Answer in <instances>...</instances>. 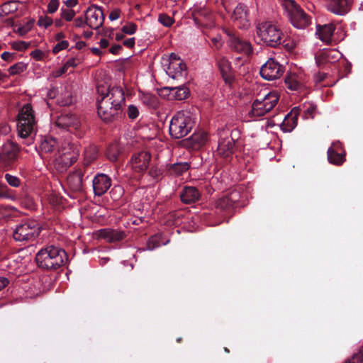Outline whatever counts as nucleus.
<instances>
[{
  "mask_svg": "<svg viewBox=\"0 0 363 363\" xmlns=\"http://www.w3.org/2000/svg\"><path fill=\"white\" fill-rule=\"evenodd\" d=\"M160 245L159 238L156 235L150 237L147 242V247L150 250L160 247Z\"/></svg>",
  "mask_w": 363,
  "mask_h": 363,
  "instance_id": "nucleus-50",
  "label": "nucleus"
},
{
  "mask_svg": "<svg viewBox=\"0 0 363 363\" xmlns=\"http://www.w3.org/2000/svg\"><path fill=\"white\" fill-rule=\"evenodd\" d=\"M58 104L62 106H68L74 103V99L69 92L65 93L57 99Z\"/></svg>",
  "mask_w": 363,
  "mask_h": 363,
  "instance_id": "nucleus-44",
  "label": "nucleus"
},
{
  "mask_svg": "<svg viewBox=\"0 0 363 363\" xmlns=\"http://www.w3.org/2000/svg\"><path fill=\"white\" fill-rule=\"evenodd\" d=\"M53 23V21L51 18L48 16L40 17L38 21V25L39 26H43L47 28L48 26H51Z\"/></svg>",
  "mask_w": 363,
  "mask_h": 363,
  "instance_id": "nucleus-55",
  "label": "nucleus"
},
{
  "mask_svg": "<svg viewBox=\"0 0 363 363\" xmlns=\"http://www.w3.org/2000/svg\"><path fill=\"white\" fill-rule=\"evenodd\" d=\"M77 160V157L74 156H70L69 154H64L59 159L57 160V164H62V167L65 169L69 166H71L73 163H74Z\"/></svg>",
  "mask_w": 363,
  "mask_h": 363,
  "instance_id": "nucleus-38",
  "label": "nucleus"
},
{
  "mask_svg": "<svg viewBox=\"0 0 363 363\" xmlns=\"http://www.w3.org/2000/svg\"><path fill=\"white\" fill-rule=\"evenodd\" d=\"M17 10V5L16 1H9L3 5V11L4 12L11 13Z\"/></svg>",
  "mask_w": 363,
  "mask_h": 363,
  "instance_id": "nucleus-54",
  "label": "nucleus"
},
{
  "mask_svg": "<svg viewBox=\"0 0 363 363\" xmlns=\"http://www.w3.org/2000/svg\"><path fill=\"white\" fill-rule=\"evenodd\" d=\"M57 141L53 138H46L40 143V148L43 152H53L57 147Z\"/></svg>",
  "mask_w": 363,
  "mask_h": 363,
  "instance_id": "nucleus-32",
  "label": "nucleus"
},
{
  "mask_svg": "<svg viewBox=\"0 0 363 363\" xmlns=\"http://www.w3.org/2000/svg\"><path fill=\"white\" fill-rule=\"evenodd\" d=\"M75 14V11L72 9H61V18L65 19L66 21H71L74 18Z\"/></svg>",
  "mask_w": 363,
  "mask_h": 363,
  "instance_id": "nucleus-47",
  "label": "nucleus"
},
{
  "mask_svg": "<svg viewBox=\"0 0 363 363\" xmlns=\"http://www.w3.org/2000/svg\"><path fill=\"white\" fill-rule=\"evenodd\" d=\"M127 115L131 120L135 119L139 116V110L134 105H130L127 110Z\"/></svg>",
  "mask_w": 363,
  "mask_h": 363,
  "instance_id": "nucleus-51",
  "label": "nucleus"
},
{
  "mask_svg": "<svg viewBox=\"0 0 363 363\" xmlns=\"http://www.w3.org/2000/svg\"><path fill=\"white\" fill-rule=\"evenodd\" d=\"M285 67L274 58H269L260 68L261 77L268 81L280 78Z\"/></svg>",
  "mask_w": 363,
  "mask_h": 363,
  "instance_id": "nucleus-11",
  "label": "nucleus"
},
{
  "mask_svg": "<svg viewBox=\"0 0 363 363\" xmlns=\"http://www.w3.org/2000/svg\"><path fill=\"white\" fill-rule=\"evenodd\" d=\"M236 193H230L218 199L215 203L216 211L220 213H229L234 207L236 202Z\"/></svg>",
  "mask_w": 363,
  "mask_h": 363,
  "instance_id": "nucleus-25",
  "label": "nucleus"
},
{
  "mask_svg": "<svg viewBox=\"0 0 363 363\" xmlns=\"http://www.w3.org/2000/svg\"><path fill=\"white\" fill-rule=\"evenodd\" d=\"M290 23L296 28L304 29L311 23V18L295 0H279Z\"/></svg>",
  "mask_w": 363,
  "mask_h": 363,
  "instance_id": "nucleus-5",
  "label": "nucleus"
},
{
  "mask_svg": "<svg viewBox=\"0 0 363 363\" xmlns=\"http://www.w3.org/2000/svg\"><path fill=\"white\" fill-rule=\"evenodd\" d=\"M223 31L228 37V43L232 50L247 56L252 53V47L250 43L240 38L235 30L230 28H224Z\"/></svg>",
  "mask_w": 363,
  "mask_h": 363,
  "instance_id": "nucleus-8",
  "label": "nucleus"
},
{
  "mask_svg": "<svg viewBox=\"0 0 363 363\" xmlns=\"http://www.w3.org/2000/svg\"><path fill=\"white\" fill-rule=\"evenodd\" d=\"M29 47V43L24 41L16 42L12 44V48L18 51H23Z\"/></svg>",
  "mask_w": 363,
  "mask_h": 363,
  "instance_id": "nucleus-56",
  "label": "nucleus"
},
{
  "mask_svg": "<svg viewBox=\"0 0 363 363\" xmlns=\"http://www.w3.org/2000/svg\"><path fill=\"white\" fill-rule=\"evenodd\" d=\"M164 91H168L169 98L182 101L186 99L189 94V91L187 87L184 86H179L175 87H165Z\"/></svg>",
  "mask_w": 363,
  "mask_h": 363,
  "instance_id": "nucleus-27",
  "label": "nucleus"
},
{
  "mask_svg": "<svg viewBox=\"0 0 363 363\" xmlns=\"http://www.w3.org/2000/svg\"><path fill=\"white\" fill-rule=\"evenodd\" d=\"M26 68L27 65L23 62H20L11 66L9 69V72L11 75L19 74L23 72L26 69Z\"/></svg>",
  "mask_w": 363,
  "mask_h": 363,
  "instance_id": "nucleus-40",
  "label": "nucleus"
},
{
  "mask_svg": "<svg viewBox=\"0 0 363 363\" xmlns=\"http://www.w3.org/2000/svg\"><path fill=\"white\" fill-rule=\"evenodd\" d=\"M30 56L35 60H41L44 57V53L40 50H35L31 52Z\"/></svg>",
  "mask_w": 363,
  "mask_h": 363,
  "instance_id": "nucleus-62",
  "label": "nucleus"
},
{
  "mask_svg": "<svg viewBox=\"0 0 363 363\" xmlns=\"http://www.w3.org/2000/svg\"><path fill=\"white\" fill-rule=\"evenodd\" d=\"M137 30V26L134 23H129L121 28V31L128 35H133Z\"/></svg>",
  "mask_w": 363,
  "mask_h": 363,
  "instance_id": "nucleus-49",
  "label": "nucleus"
},
{
  "mask_svg": "<svg viewBox=\"0 0 363 363\" xmlns=\"http://www.w3.org/2000/svg\"><path fill=\"white\" fill-rule=\"evenodd\" d=\"M120 149L117 144L110 145L106 150V157L111 162H116L120 155Z\"/></svg>",
  "mask_w": 363,
  "mask_h": 363,
  "instance_id": "nucleus-35",
  "label": "nucleus"
},
{
  "mask_svg": "<svg viewBox=\"0 0 363 363\" xmlns=\"http://www.w3.org/2000/svg\"><path fill=\"white\" fill-rule=\"evenodd\" d=\"M233 134V133H231L230 138H222L218 143L217 153L225 159H228L233 154L235 139Z\"/></svg>",
  "mask_w": 363,
  "mask_h": 363,
  "instance_id": "nucleus-20",
  "label": "nucleus"
},
{
  "mask_svg": "<svg viewBox=\"0 0 363 363\" xmlns=\"http://www.w3.org/2000/svg\"><path fill=\"white\" fill-rule=\"evenodd\" d=\"M317 106L313 104H305L303 111L304 118L306 119L313 118Z\"/></svg>",
  "mask_w": 363,
  "mask_h": 363,
  "instance_id": "nucleus-43",
  "label": "nucleus"
},
{
  "mask_svg": "<svg viewBox=\"0 0 363 363\" xmlns=\"http://www.w3.org/2000/svg\"><path fill=\"white\" fill-rule=\"evenodd\" d=\"M345 363H363V345L359 348L357 352L347 359Z\"/></svg>",
  "mask_w": 363,
  "mask_h": 363,
  "instance_id": "nucleus-42",
  "label": "nucleus"
},
{
  "mask_svg": "<svg viewBox=\"0 0 363 363\" xmlns=\"http://www.w3.org/2000/svg\"><path fill=\"white\" fill-rule=\"evenodd\" d=\"M172 68L175 70L174 74L172 75V77L174 79L182 75V72L186 69V66L182 61L178 62H170L169 69L170 70Z\"/></svg>",
  "mask_w": 363,
  "mask_h": 363,
  "instance_id": "nucleus-36",
  "label": "nucleus"
},
{
  "mask_svg": "<svg viewBox=\"0 0 363 363\" xmlns=\"http://www.w3.org/2000/svg\"><path fill=\"white\" fill-rule=\"evenodd\" d=\"M35 20L33 18H31L29 21H28L27 23L23 26H19L16 32L18 33L21 36H23L32 29Z\"/></svg>",
  "mask_w": 363,
  "mask_h": 363,
  "instance_id": "nucleus-41",
  "label": "nucleus"
},
{
  "mask_svg": "<svg viewBox=\"0 0 363 363\" xmlns=\"http://www.w3.org/2000/svg\"><path fill=\"white\" fill-rule=\"evenodd\" d=\"M68 260L65 250L54 245H49L40 250L35 255L37 265L48 271L56 270L64 266Z\"/></svg>",
  "mask_w": 363,
  "mask_h": 363,
  "instance_id": "nucleus-2",
  "label": "nucleus"
},
{
  "mask_svg": "<svg viewBox=\"0 0 363 363\" xmlns=\"http://www.w3.org/2000/svg\"><path fill=\"white\" fill-rule=\"evenodd\" d=\"M98 148L95 145H90L84 150V161L82 167H90V164L97 158Z\"/></svg>",
  "mask_w": 363,
  "mask_h": 363,
  "instance_id": "nucleus-30",
  "label": "nucleus"
},
{
  "mask_svg": "<svg viewBox=\"0 0 363 363\" xmlns=\"http://www.w3.org/2000/svg\"><path fill=\"white\" fill-rule=\"evenodd\" d=\"M60 2L58 0H50L48 5V13H55L59 7Z\"/></svg>",
  "mask_w": 363,
  "mask_h": 363,
  "instance_id": "nucleus-57",
  "label": "nucleus"
},
{
  "mask_svg": "<svg viewBox=\"0 0 363 363\" xmlns=\"http://www.w3.org/2000/svg\"><path fill=\"white\" fill-rule=\"evenodd\" d=\"M99 238L104 239L108 242H119L123 240L126 235L123 230L104 228L96 233Z\"/></svg>",
  "mask_w": 363,
  "mask_h": 363,
  "instance_id": "nucleus-24",
  "label": "nucleus"
},
{
  "mask_svg": "<svg viewBox=\"0 0 363 363\" xmlns=\"http://www.w3.org/2000/svg\"><path fill=\"white\" fill-rule=\"evenodd\" d=\"M92 172L93 168L87 167H82L70 172L67 178L68 186L72 191H82L83 177L85 176V179H86Z\"/></svg>",
  "mask_w": 363,
  "mask_h": 363,
  "instance_id": "nucleus-10",
  "label": "nucleus"
},
{
  "mask_svg": "<svg viewBox=\"0 0 363 363\" xmlns=\"http://www.w3.org/2000/svg\"><path fill=\"white\" fill-rule=\"evenodd\" d=\"M194 125V121L189 112L178 111L170 121L169 133L172 138L180 139L187 135Z\"/></svg>",
  "mask_w": 363,
  "mask_h": 363,
  "instance_id": "nucleus-4",
  "label": "nucleus"
},
{
  "mask_svg": "<svg viewBox=\"0 0 363 363\" xmlns=\"http://www.w3.org/2000/svg\"><path fill=\"white\" fill-rule=\"evenodd\" d=\"M335 31V26L333 24H325L323 26H318L317 29V34L319 38L326 43L331 42V38Z\"/></svg>",
  "mask_w": 363,
  "mask_h": 363,
  "instance_id": "nucleus-28",
  "label": "nucleus"
},
{
  "mask_svg": "<svg viewBox=\"0 0 363 363\" xmlns=\"http://www.w3.org/2000/svg\"><path fill=\"white\" fill-rule=\"evenodd\" d=\"M111 184V179L107 174H97L92 180L94 195L97 196H103L110 189Z\"/></svg>",
  "mask_w": 363,
  "mask_h": 363,
  "instance_id": "nucleus-16",
  "label": "nucleus"
},
{
  "mask_svg": "<svg viewBox=\"0 0 363 363\" xmlns=\"http://www.w3.org/2000/svg\"><path fill=\"white\" fill-rule=\"evenodd\" d=\"M121 11L119 9H115L111 11L109 14V19L111 21H115L119 18L121 16Z\"/></svg>",
  "mask_w": 363,
  "mask_h": 363,
  "instance_id": "nucleus-63",
  "label": "nucleus"
},
{
  "mask_svg": "<svg viewBox=\"0 0 363 363\" xmlns=\"http://www.w3.org/2000/svg\"><path fill=\"white\" fill-rule=\"evenodd\" d=\"M143 102L150 108L156 109L159 106L158 98L152 94H144L142 98Z\"/></svg>",
  "mask_w": 363,
  "mask_h": 363,
  "instance_id": "nucleus-37",
  "label": "nucleus"
},
{
  "mask_svg": "<svg viewBox=\"0 0 363 363\" xmlns=\"http://www.w3.org/2000/svg\"><path fill=\"white\" fill-rule=\"evenodd\" d=\"M11 197L10 190L6 185L0 184V199H8Z\"/></svg>",
  "mask_w": 363,
  "mask_h": 363,
  "instance_id": "nucleus-58",
  "label": "nucleus"
},
{
  "mask_svg": "<svg viewBox=\"0 0 363 363\" xmlns=\"http://www.w3.org/2000/svg\"><path fill=\"white\" fill-rule=\"evenodd\" d=\"M284 82L287 88L291 90L298 91L301 89L302 85L298 81L297 75L294 74H289L286 75Z\"/></svg>",
  "mask_w": 363,
  "mask_h": 363,
  "instance_id": "nucleus-33",
  "label": "nucleus"
},
{
  "mask_svg": "<svg viewBox=\"0 0 363 363\" xmlns=\"http://www.w3.org/2000/svg\"><path fill=\"white\" fill-rule=\"evenodd\" d=\"M37 125L35 111L30 104H26L20 108L17 115V130L18 136L27 139L26 144L29 145L33 143L32 134Z\"/></svg>",
  "mask_w": 363,
  "mask_h": 363,
  "instance_id": "nucleus-3",
  "label": "nucleus"
},
{
  "mask_svg": "<svg viewBox=\"0 0 363 363\" xmlns=\"http://www.w3.org/2000/svg\"><path fill=\"white\" fill-rule=\"evenodd\" d=\"M69 46V43L67 40H61L52 49V52L54 54L58 53L60 51L67 49Z\"/></svg>",
  "mask_w": 363,
  "mask_h": 363,
  "instance_id": "nucleus-53",
  "label": "nucleus"
},
{
  "mask_svg": "<svg viewBox=\"0 0 363 363\" xmlns=\"http://www.w3.org/2000/svg\"><path fill=\"white\" fill-rule=\"evenodd\" d=\"M148 175L154 180H159L162 176L163 171L157 165L152 164L150 163L147 169Z\"/></svg>",
  "mask_w": 363,
  "mask_h": 363,
  "instance_id": "nucleus-39",
  "label": "nucleus"
},
{
  "mask_svg": "<svg viewBox=\"0 0 363 363\" xmlns=\"http://www.w3.org/2000/svg\"><path fill=\"white\" fill-rule=\"evenodd\" d=\"M263 103L266 104L267 109L271 111L279 101V95L277 92H269L262 99Z\"/></svg>",
  "mask_w": 363,
  "mask_h": 363,
  "instance_id": "nucleus-34",
  "label": "nucleus"
},
{
  "mask_svg": "<svg viewBox=\"0 0 363 363\" xmlns=\"http://www.w3.org/2000/svg\"><path fill=\"white\" fill-rule=\"evenodd\" d=\"M40 228L37 220H27L16 225L13 232V238L18 242L33 241L39 235Z\"/></svg>",
  "mask_w": 363,
  "mask_h": 363,
  "instance_id": "nucleus-7",
  "label": "nucleus"
},
{
  "mask_svg": "<svg viewBox=\"0 0 363 363\" xmlns=\"http://www.w3.org/2000/svg\"><path fill=\"white\" fill-rule=\"evenodd\" d=\"M257 34L267 46L276 48L284 43V34L279 26L271 21L259 23Z\"/></svg>",
  "mask_w": 363,
  "mask_h": 363,
  "instance_id": "nucleus-6",
  "label": "nucleus"
},
{
  "mask_svg": "<svg viewBox=\"0 0 363 363\" xmlns=\"http://www.w3.org/2000/svg\"><path fill=\"white\" fill-rule=\"evenodd\" d=\"M233 23L241 29H247L250 26L248 9L243 4H238L231 15Z\"/></svg>",
  "mask_w": 363,
  "mask_h": 363,
  "instance_id": "nucleus-14",
  "label": "nucleus"
},
{
  "mask_svg": "<svg viewBox=\"0 0 363 363\" xmlns=\"http://www.w3.org/2000/svg\"><path fill=\"white\" fill-rule=\"evenodd\" d=\"M15 55V53H11V52H4L1 55V57L5 60V61H7V62H11L13 59V56Z\"/></svg>",
  "mask_w": 363,
  "mask_h": 363,
  "instance_id": "nucleus-64",
  "label": "nucleus"
},
{
  "mask_svg": "<svg viewBox=\"0 0 363 363\" xmlns=\"http://www.w3.org/2000/svg\"><path fill=\"white\" fill-rule=\"evenodd\" d=\"M179 196L184 203L191 204L200 200L201 193L195 186H185L180 192Z\"/></svg>",
  "mask_w": 363,
  "mask_h": 363,
  "instance_id": "nucleus-21",
  "label": "nucleus"
},
{
  "mask_svg": "<svg viewBox=\"0 0 363 363\" xmlns=\"http://www.w3.org/2000/svg\"><path fill=\"white\" fill-rule=\"evenodd\" d=\"M123 189L121 186H115L111 191L112 197L114 199H118L123 194Z\"/></svg>",
  "mask_w": 363,
  "mask_h": 363,
  "instance_id": "nucleus-59",
  "label": "nucleus"
},
{
  "mask_svg": "<svg viewBox=\"0 0 363 363\" xmlns=\"http://www.w3.org/2000/svg\"><path fill=\"white\" fill-rule=\"evenodd\" d=\"M190 167V165L188 162H177L172 164H170L168 171L170 174L175 176H181L184 172H187Z\"/></svg>",
  "mask_w": 363,
  "mask_h": 363,
  "instance_id": "nucleus-29",
  "label": "nucleus"
},
{
  "mask_svg": "<svg viewBox=\"0 0 363 363\" xmlns=\"http://www.w3.org/2000/svg\"><path fill=\"white\" fill-rule=\"evenodd\" d=\"M97 92L101 99L97 100V113L105 122L108 123L117 119L123 112L125 105V94L121 86L106 88L97 86Z\"/></svg>",
  "mask_w": 363,
  "mask_h": 363,
  "instance_id": "nucleus-1",
  "label": "nucleus"
},
{
  "mask_svg": "<svg viewBox=\"0 0 363 363\" xmlns=\"http://www.w3.org/2000/svg\"><path fill=\"white\" fill-rule=\"evenodd\" d=\"M158 21L164 26L169 27L174 23V19L165 13H162L158 17Z\"/></svg>",
  "mask_w": 363,
  "mask_h": 363,
  "instance_id": "nucleus-48",
  "label": "nucleus"
},
{
  "mask_svg": "<svg viewBox=\"0 0 363 363\" xmlns=\"http://www.w3.org/2000/svg\"><path fill=\"white\" fill-rule=\"evenodd\" d=\"M315 59L316 64L318 67H320L324 64L328 63L327 55H325L324 50L316 55Z\"/></svg>",
  "mask_w": 363,
  "mask_h": 363,
  "instance_id": "nucleus-52",
  "label": "nucleus"
},
{
  "mask_svg": "<svg viewBox=\"0 0 363 363\" xmlns=\"http://www.w3.org/2000/svg\"><path fill=\"white\" fill-rule=\"evenodd\" d=\"M328 160L330 164L342 165L345 161V153L340 143H333L328 150Z\"/></svg>",
  "mask_w": 363,
  "mask_h": 363,
  "instance_id": "nucleus-18",
  "label": "nucleus"
},
{
  "mask_svg": "<svg viewBox=\"0 0 363 363\" xmlns=\"http://www.w3.org/2000/svg\"><path fill=\"white\" fill-rule=\"evenodd\" d=\"M21 147L13 142H8L2 147V152H0V160L7 168H12L18 161Z\"/></svg>",
  "mask_w": 363,
  "mask_h": 363,
  "instance_id": "nucleus-12",
  "label": "nucleus"
},
{
  "mask_svg": "<svg viewBox=\"0 0 363 363\" xmlns=\"http://www.w3.org/2000/svg\"><path fill=\"white\" fill-rule=\"evenodd\" d=\"M151 160L152 155L147 151L142 150L135 152L132 155L129 162L131 169L141 177L147 171Z\"/></svg>",
  "mask_w": 363,
  "mask_h": 363,
  "instance_id": "nucleus-9",
  "label": "nucleus"
},
{
  "mask_svg": "<svg viewBox=\"0 0 363 363\" xmlns=\"http://www.w3.org/2000/svg\"><path fill=\"white\" fill-rule=\"evenodd\" d=\"M85 25H87L86 18L78 17L74 20V26L77 28H82Z\"/></svg>",
  "mask_w": 363,
  "mask_h": 363,
  "instance_id": "nucleus-61",
  "label": "nucleus"
},
{
  "mask_svg": "<svg viewBox=\"0 0 363 363\" xmlns=\"http://www.w3.org/2000/svg\"><path fill=\"white\" fill-rule=\"evenodd\" d=\"M191 16L199 26H206L212 21L211 11L206 7L197 6L192 9Z\"/></svg>",
  "mask_w": 363,
  "mask_h": 363,
  "instance_id": "nucleus-17",
  "label": "nucleus"
},
{
  "mask_svg": "<svg viewBox=\"0 0 363 363\" xmlns=\"http://www.w3.org/2000/svg\"><path fill=\"white\" fill-rule=\"evenodd\" d=\"M206 141L207 134L206 133H197L183 140V145L188 149L198 150L205 145Z\"/></svg>",
  "mask_w": 363,
  "mask_h": 363,
  "instance_id": "nucleus-19",
  "label": "nucleus"
},
{
  "mask_svg": "<svg viewBox=\"0 0 363 363\" xmlns=\"http://www.w3.org/2000/svg\"><path fill=\"white\" fill-rule=\"evenodd\" d=\"M328 4V9L332 13L343 16L347 13L351 8L350 0H326Z\"/></svg>",
  "mask_w": 363,
  "mask_h": 363,
  "instance_id": "nucleus-22",
  "label": "nucleus"
},
{
  "mask_svg": "<svg viewBox=\"0 0 363 363\" xmlns=\"http://www.w3.org/2000/svg\"><path fill=\"white\" fill-rule=\"evenodd\" d=\"M324 52L325 55H327L328 63H333L337 60L341 55L340 52L335 50H324Z\"/></svg>",
  "mask_w": 363,
  "mask_h": 363,
  "instance_id": "nucleus-45",
  "label": "nucleus"
},
{
  "mask_svg": "<svg viewBox=\"0 0 363 363\" xmlns=\"http://www.w3.org/2000/svg\"><path fill=\"white\" fill-rule=\"evenodd\" d=\"M4 179L7 183L12 187H18L21 184V181L18 177L6 173L4 175Z\"/></svg>",
  "mask_w": 363,
  "mask_h": 363,
  "instance_id": "nucleus-46",
  "label": "nucleus"
},
{
  "mask_svg": "<svg viewBox=\"0 0 363 363\" xmlns=\"http://www.w3.org/2000/svg\"><path fill=\"white\" fill-rule=\"evenodd\" d=\"M217 65L225 83L229 86H231L234 82V76L232 72L230 62L228 59L223 57L218 60Z\"/></svg>",
  "mask_w": 363,
  "mask_h": 363,
  "instance_id": "nucleus-23",
  "label": "nucleus"
},
{
  "mask_svg": "<svg viewBox=\"0 0 363 363\" xmlns=\"http://www.w3.org/2000/svg\"><path fill=\"white\" fill-rule=\"evenodd\" d=\"M55 123L58 127L67 129L68 131L74 133L79 138H82L84 135L83 131L80 130L81 122L74 114H62L57 118Z\"/></svg>",
  "mask_w": 363,
  "mask_h": 363,
  "instance_id": "nucleus-13",
  "label": "nucleus"
},
{
  "mask_svg": "<svg viewBox=\"0 0 363 363\" xmlns=\"http://www.w3.org/2000/svg\"><path fill=\"white\" fill-rule=\"evenodd\" d=\"M81 62V60L77 57L69 59L65 64L67 69L69 67H76Z\"/></svg>",
  "mask_w": 363,
  "mask_h": 363,
  "instance_id": "nucleus-60",
  "label": "nucleus"
},
{
  "mask_svg": "<svg viewBox=\"0 0 363 363\" xmlns=\"http://www.w3.org/2000/svg\"><path fill=\"white\" fill-rule=\"evenodd\" d=\"M299 109L294 108L284 118L281 129L285 133L291 132L297 125Z\"/></svg>",
  "mask_w": 363,
  "mask_h": 363,
  "instance_id": "nucleus-26",
  "label": "nucleus"
},
{
  "mask_svg": "<svg viewBox=\"0 0 363 363\" xmlns=\"http://www.w3.org/2000/svg\"><path fill=\"white\" fill-rule=\"evenodd\" d=\"M87 26L92 29H98L103 26L104 14L102 9L95 5L89 6L85 12Z\"/></svg>",
  "mask_w": 363,
  "mask_h": 363,
  "instance_id": "nucleus-15",
  "label": "nucleus"
},
{
  "mask_svg": "<svg viewBox=\"0 0 363 363\" xmlns=\"http://www.w3.org/2000/svg\"><path fill=\"white\" fill-rule=\"evenodd\" d=\"M269 111V110L267 109V106L263 103L262 100L256 99L254 101L251 110L253 116H262Z\"/></svg>",
  "mask_w": 363,
  "mask_h": 363,
  "instance_id": "nucleus-31",
  "label": "nucleus"
}]
</instances>
